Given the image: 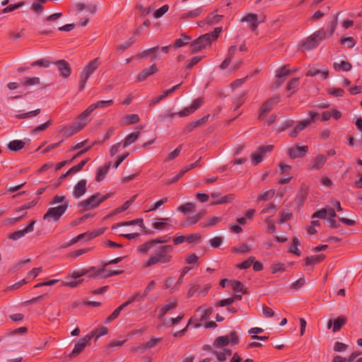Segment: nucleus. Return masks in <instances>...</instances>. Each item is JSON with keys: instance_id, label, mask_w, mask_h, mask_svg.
<instances>
[{"instance_id": "nucleus-61", "label": "nucleus", "mask_w": 362, "mask_h": 362, "mask_svg": "<svg viewBox=\"0 0 362 362\" xmlns=\"http://www.w3.org/2000/svg\"><path fill=\"white\" fill-rule=\"evenodd\" d=\"M221 221V217L214 216L210 218L206 223H202V225L203 227L214 226Z\"/></svg>"}, {"instance_id": "nucleus-36", "label": "nucleus", "mask_w": 362, "mask_h": 362, "mask_svg": "<svg viewBox=\"0 0 362 362\" xmlns=\"http://www.w3.org/2000/svg\"><path fill=\"white\" fill-rule=\"evenodd\" d=\"M235 199V195L233 194H229L228 195L223 196L218 199V201H214L211 203V205H217V204H223L231 202Z\"/></svg>"}, {"instance_id": "nucleus-21", "label": "nucleus", "mask_w": 362, "mask_h": 362, "mask_svg": "<svg viewBox=\"0 0 362 362\" xmlns=\"http://www.w3.org/2000/svg\"><path fill=\"white\" fill-rule=\"evenodd\" d=\"M84 128V124H79L77 122L73 123L69 127L65 129L64 135L67 137L71 136Z\"/></svg>"}, {"instance_id": "nucleus-24", "label": "nucleus", "mask_w": 362, "mask_h": 362, "mask_svg": "<svg viewBox=\"0 0 362 362\" xmlns=\"http://www.w3.org/2000/svg\"><path fill=\"white\" fill-rule=\"evenodd\" d=\"M25 143L22 140H13L7 144V148L12 151H18L23 148Z\"/></svg>"}, {"instance_id": "nucleus-53", "label": "nucleus", "mask_w": 362, "mask_h": 362, "mask_svg": "<svg viewBox=\"0 0 362 362\" xmlns=\"http://www.w3.org/2000/svg\"><path fill=\"white\" fill-rule=\"evenodd\" d=\"M197 311H202L203 313L200 317L199 320L204 321L207 317H209L213 313V308H208L206 309L203 310L202 307H199L197 308Z\"/></svg>"}, {"instance_id": "nucleus-6", "label": "nucleus", "mask_w": 362, "mask_h": 362, "mask_svg": "<svg viewBox=\"0 0 362 362\" xmlns=\"http://www.w3.org/2000/svg\"><path fill=\"white\" fill-rule=\"evenodd\" d=\"M280 101V96L279 95H275L273 97L270 98L267 100H266L262 105L261 106L259 110V119L262 120L264 118L266 114L270 112L274 106L279 103Z\"/></svg>"}, {"instance_id": "nucleus-26", "label": "nucleus", "mask_w": 362, "mask_h": 362, "mask_svg": "<svg viewBox=\"0 0 362 362\" xmlns=\"http://www.w3.org/2000/svg\"><path fill=\"white\" fill-rule=\"evenodd\" d=\"M333 67L337 71H349L351 69L352 65L348 61H341L340 63L334 62Z\"/></svg>"}, {"instance_id": "nucleus-33", "label": "nucleus", "mask_w": 362, "mask_h": 362, "mask_svg": "<svg viewBox=\"0 0 362 362\" xmlns=\"http://www.w3.org/2000/svg\"><path fill=\"white\" fill-rule=\"evenodd\" d=\"M139 120H140V118H139V115L136 114L127 115L124 117L123 124L124 125H130V124H136L139 122Z\"/></svg>"}, {"instance_id": "nucleus-35", "label": "nucleus", "mask_w": 362, "mask_h": 362, "mask_svg": "<svg viewBox=\"0 0 362 362\" xmlns=\"http://www.w3.org/2000/svg\"><path fill=\"white\" fill-rule=\"evenodd\" d=\"M105 272V268L102 266L100 269H96L95 267V270L92 271L88 273V276L90 278H95V279H104V274Z\"/></svg>"}, {"instance_id": "nucleus-5", "label": "nucleus", "mask_w": 362, "mask_h": 362, "mask_svg": "<svg viewBox=\"0 0 362 362\" xmlns=\"http://www.w3.org/2000/svg\"><path fill=\"white\" fill-rule=\"evenodd\" d=\"M211 44V35L206 33L190 43L191 54H194Z\"/></svg>"}, {"instance_id": "nucleus-40", "label": "nucleus", "mask_w": 362, "mask_h": 362, "mask_svg": "<svg viewBox=\"0 0 362 362\" xmlns=\"http://www.w3.org/2000/svg\"><path fill=\"white\" fill-rule=\"evenodd\" d=\"M90 76L83 70L81 72L79 85H78L79 91H81L82 90H83V88L86 86V83Z\"/></svg>"}, {"instance_id": "nucleus-56", "label": "nucleus", "mask_w": 362, "mask_h": 362, "mask_svg": "<svg viewBox=\"0 0 362 362\" xmlns=\"http://www.w3.org/2000/svg\"><path fill=\"white\" fill-rule=\"evenodd\" d=\"M339 13H337L334 16L332 21L329 24V36L332 35L336 30V28L338 25V16Z\"/></svg>"}, {"instance_id": "nucleus-58", "label": "nucleus", "mask_w": 362, "mask_h": 362, "mask_svg": "<svg viewBox=\"0 0 362 362\" xmlns=\"http://www.w3.org/2000/svg\"><path fill=\"white\" fill-rule=\"evenodd\" d=\"M182 150V145H180L174 151L169 153L168 157L165 158V161H170L176 158L180 153Z\"/></svg>"}, {"instance_id": "nucleus-9", "label": "nucleus", "mask_w": 362, "mask_h": 362, "mask_svg": "<svg viewBox=\"0 0 362 362\" xmlns=\"http://www.w3.org/2000/svg\"><path fill=\"white\" fill-rule=\"evenodd\" d=\"M308 151V146L295 145L287 149V154L291 159L300 158L304 157Z\"/></svg>"}, {"instance_id": "nucleus-46", "label": "nucleus", "mask_w": 362, "mask_h": 362, "mask_svg": "<svg viewBox=\"0 0 362 362\" xmlns=\"http://www.w3.org/2000/svg\"><path fill=\"white\" fill-rule=\"evenodd\" d=\"M136 41V38L134 37H130L127 42H125L123 44H121L118 45L117 47V51L122 52L127 48H129L130 46H132L134 42Z\"/></svg>"}, {"instance_id": "nucleus-25", "label": "nucleus", "mask_w": 362, "mask_h": 362, "mask_svg": "<svg viewBox=\"0 0 362 362\" xmlns=\"http://www.w3.org/2000/svg\"><path fill=\"white\" fill-rule=\"evenodd\" d=\"M140 134L139 132H134L127 135L124 141L122 142V147L125 148L130 144H133L138 138Z\"/></svg>"}, {"instance_id": "nucleus-27", "label": "nucleus", "mask_w": 362, "mask_h": 362, "mask_svg": "<svg viewBox=\"0 0 362 362\" xmlns=\"http://www.w3.org/2000/svg\"><path fill=\"white\" fill-rule=\"evenodd\" d=\"M91 112H92L90 111V110L88 107L81 114H80L78 115V117H77L76 122L79 124H84V127H85L89 122L88 117Z\"/></svg>"}, {"instance_id": "nucleus-34", "label": "nucleus", "mask_w": 362, "mask_h": 362, "mask_svg": "<svg viewBox=\"0 0 362 362\" xmlns=\"http://www.w3.org/2000/svg\"><path fill=\"white\" fill-rule=\"evenodd\" d=\"M230 343L229 337L227 335L220 336L217 337L214 343V345L218 347H223L227 346Z\"/></svg>"}, {"instance_id": "nucleus-64", "label": "nucleus", "mask_w": 362, "mask_h": 362, "mask_svg": "<svg viewBox=\"0 0 362 362\" xmlns=\"http://www.w3.org/2000/svg\"><path fill=\"white\" fill-rule=\"evenodd\" d=\"M327 216V210L326 209H321L320 210L315 211L312 215V218H319L321 219H325Z\"/></svg>"}, {"instance_id": "nucleus-13", "label": "nucleus", "mask_w": 362, "mask_h": 362, "mask_svg": "<svg viewBox=\"0 0 362 362\" xmlns=\"http://www.w3.org/2000/svg\"><path fill=\"white\" fill-rule=\"evenodd\" d=\"M87 191V181L85 179L79 180L74 187L73 196L76 199L81 197Z\"/></svg>"}, {"instance_id": "nucleus-11", "label": "nucleus", "mask_w": 362, "mask_h": 362, "mask_svg": "<svg viewBox=\"0 0 362 362\" xmlns=\"http://www.w3.org/2000/svg\"><path fill=\"white\" fill-rule=\"evenodd\" d=\"M57 66L61 76L64 78H68L71 74V69L69 64L64 59L57 60L53 62Z\"/></svg>"}, {"instance_id": "nucleus-50", "label": "nucleus", "mask_w": 362, "mask_h": 362, "mask_svg": "<svg viewBox=\"0 0 362 362\" xmlns=\"http://www.w3.org/2000/svg\"><path fill=\"white\" fill-rule=\"evenodd\" d=\"M195 209V204L192 202H187L183 205H181L178 207V211L187 213L189 211H192Z\"/></svg>"}, {"instance_id": "nucleus-49", "label": "nucleus", "mask_w": 362, "mask_h": 362, "mask_svg": "<svg viewBox=\"0 0 362 362\" xmlns=\"http://www.w3.org/2000/svg\"><path fill=\"white\" fill-rule=\"evenodd\" d=\"M327 93L335 97H342L344 95V90L341 88H329L327 89Z\"/></svg>"}, {"instance_id": "nucleus-48", "label": "nucleus", "mask_w": 362, "mask_h": 362, "mask_svg": "<svg viewBox=\"0 0 362 362\" xmlns=\"http://www.w3.org/2000/svg\"><path fill=\"white\" fill-rule=\"evenodd\" d=\"M52 124V121L51 119L47 122L36 127L35 129L32 130V134H37L40 132H43L46 130L51 124Z\"/></svg>"}, {"instance_id": "nucleus-3", "label": "nucleus", "mask_w": 362, "mask_h": 362, "mask_svg": "<svg viewBox=\"0 0 362 362\" xmlns=\"http://www.w3.org/2000/svg\"><path fill=\"white\" fill-rule=\"evenodd\" d=\"M326 37V32L323 28H321L306 39L303 40L300 44V49L303 51H309L317 47L321 41Z\"/></svg>"}, {"instance_id": "nucleus-23", "label": "nucleus", "mask_w": 362, "mask_h": 362, "mask_svg": "<svg viewBox=\"0 0 362 362\" xmlns=\"http://www.w3.org/2000/svg\"><path fill=\"white\" fill-rule=\"evenodd\" d=\"M110 165L111 162H107L103 167L98 168L95 177V180L97 182H100L105 178V175H107L110 169Z\"/></svg>"}, {"instance_id": "nucleus-39", "label": "nucleus", "mask_w": 362, "mask_h": 362, "mask_svg": "<svg viewBox=\"0 0 362 362\" xmlns=\"http://www.w3.org/2000/svg\"><path fill=\"white\" fill-rule=\"evenodd\" d=\"M274 194H275L274 189H270L268 191H265L259 195L257 201V202L267 201V200L272 199L274 196Z\"/></svg>"}, {"instance_id": "nucleus-12", "label": "nucleus", "mask_w": 362, "mask_h": 362, "mask_svg": "<svg viewBox=\"0 0 362 362\" xmlns=\"http://www.w3.org/2000/svg\"><path fill=\"white\" fill-rule=\"evenodd\" d=\"M347 322V318L344 315H340L337 319L332 320H329L327 323V328L330 329L332 327V331L334 332H339L341 327L345 325Z\"/></svg>"}, {"instance_id": "nucleus-54", "label": "nucleus", "mask_w": 362, "mask_h": 362, "mask_svg": "<svg viewBox=\"0 0 362 362\" xmlns=\"http://www.w3.org/2000/svg\"><path fill=\"white\" fill-rule=\"evenodd\" d=\"M199 220H200L199 216L195 215L193 216H190V217H188L187 220L185 222L182 223L180 226L182 227H185L187 226L194 225V224L197 223Z\"/></svg>"}, {"instance_id": "nucleus-1", "label": "nucleus", "mask_w": 362, "mask_h": 362, "mask_svg": "<svg viewBox=\"0 0 362 362\" xmlns=\"http://www.w3.org/2000/svg\"><path fill=\"white\" fill-rule=\"evenodd\" d=\"M174 247L164 245L156 248L155 252L144 264V267H149L156 264H168L173 259Z\"/></svg>"}, {"instance_id": "nucleus-7", "label": "nucleus", "mask_w": 362, "mask_h": 362, "mask_svg": "<svg viewBox=\"0 0 362 362\" xmlns=\"http://www.w3.org/2000/svg\"><path fill=\"white\" fill-rule=\"evenodd\" d=\"M94 337L93 334H88L83 338H81L74 346V348L71 353L69 354L70 358H74L79 354H81L86 346L90 344V339Z\"/></svg>"}, {"instance_id": "nucleus-59", "label": "nucleus", "mask_w": 362, "mask_h": 362, "mask_svg": "<svg viewBox=\"0 0 362 362\" xmlns=\"http://www.w3.org/2000/svg\"><path fill=\"white\" fill-rule=\"evenodd\" d=\"M108 332V329L106 327H102L100 329H95L92 331L90 334H93L94 333V336L96 335V339L99 337L107 334Z\"/></svg>"}, {"instance_id": "nucleus-44", "label": "nucleus", "mask_w": 362, "mask_h": 362, "mask_svg": "<svg viewBox=\"0 0 362 362\" xmlns=\"http://www.w3.org/2000/svg\"><path fill=\"white\" fill-rule=\"evenodd\" d=\"M40 111H41L40 109L38 108L35 110L30 111V112H28L25 113L16 115L15 117H16V118L19 119H25L28 117H31L37 115L38 114H40Z\"/></svg>"}, {"instance_id": "nucleus-17", "label": "nucleus", "mask_w": 362, "mask_h": 362, "mask_svg": "<svg viewBox=\"0 0 362 362\" xmlns=\"http://www.w3.org/2000/svg\"><path fill=\"white\" fill-rule=\"evenodd\" d=\"M209 115H206L199 119H197L195 121L190 122L187 126H186L185 131L187 132H192L196 128L202 126L205 122H206L207 120L209 119Z\"/></svg>"}, {"instance_id": "nucleus-4", "label": "nucleus", "mask_w": 362, "mask_h": 362, "mask_svg": "<svg viewBox=\"0 0 362 362\" xmlns=\"http://www.w3.org/2000/svg\"><path fill=\"white\" fill-rule=\"evenodd\" d=\"M69 207V201L65 202L62 205L55 207L49 208L43 216V220L48 222L58 221L62 215L66 212Z\"/></svg>"}, {"instance_id": "nucleus-47", "label": "nucleus", "mask_w": 362, "mask_h": 362, "mask_svg": "<svg viewBox=\"0 0 362 362\" xmlns=\"http://www.w3.org/2000/svg\"><path fill=\"white\" fill-rule=\"evenodd\" d=\"M291 73V71L290 69H286V66H283L276 70V76L278 78H282L284 76H287L290 75Z\"/></svg>"}, {"instance_id": "nucleus-19", "label": "nucleus", "mask_w": 362, "mask_h": 362, "mask_svg": "<svg viewBox=\"0 0 362 362\" xmlns=\"http://www.w3.org/2000/svg\"><path fill=\"white\" fill-rule=\"evenodd\" d=\"M236 50H237V47L235 45H232V46H230L229 47L228 52V54H227V56H226V59H224V61L220 65V68L221 69H226L228 66V65L230 64V63L231 62V59H233V57Z\"/></svg>"}, {"instance_id": "nucleus-16", "label": "nucleus", "mask_w": 362, "mask_h": 362, "mask_svg": "<svg viewBox=\"0 0 362 362\" xmlns=\"http://www.w3.org/2000/svg\"><path fill=\"white\" fill-rule=\"evenodd\" d=\"M327 161V156L323 154L317 155L313 161L309 165L310 170L321 169Z\"/></svg>"}, {"instance_id": "nucleus-31", "label": "nucleus", "mask_w": 362, "mask_h": 362, "mask_svg": "<svg viewBox=\"0 0 362 362\" xmlns=\"http://www.w3.org/2000/svg\"><path fill=\"white\" fill-rule=\"evenodd\" d=\"M40 79L38 77H25L21 81V84L24 86L38 85Z\"/></svg>"}, {"instance_id": "nucleus-22", "label": "nucleus", "mask_w": 362, "mask_h": 362, "mask_svg": "<svg viewBox=\"0 0 362 362\" xmlns=\"http://www.w3.org/2000/svg\"><path fill=\"white\" fill-rule=\"evenodd\" d=\"M325 258V255L323 254L309 256L305 259V264L306 266L315 265L322 262Z\"/></svg>"}, {"instance_id": "nucleus-37", "label": "nucleus", "mask_w": 362, "mask_h": 362, "mask_svg": "<svg viewBox=\"0 0 362 362\" xmlns=\"http://www.w3.org/2000/svg\"><path fill=\"white\" fill-rule=\"evenodd\" d=\"M223 18L222 15L215 14L214 12L211 13L206 18V23L214 25L219 22Z\"/></svg>"}, {"instance_id": "nucleus-62", "label": "nucleus", "mask_w": 362, "mask_h": 362, "mask_svg": "<svg viewBox=\"0 0 362 362\" xmlns=\"http://www.w3.org/2000/svg\"><path fill=\"white\" fill-rule=\"evenodd\" d=\"M235 301V298L222 299L216 303V307H223L230 305Z\"/></svg>"}, {"instance_id": "nucleus-38", "label": "nucleus", "mask_w": 362, "mask_h": 362, "mask_svg": "<svg viewBox=\"0 0 362 362\" xmlns=\"http://www.w3.org/2000/svg\"><path fill=\"white\" fill-rule=\"evenodd\" d=\"M300 245V241L297 237H293L292 239V245L289 248V252L296 255L297 256H300V251L298 248V246Z\"/></svg>"}, {"instance_id": "nucleus-15", "label": "nucleus", "mask_w": 362, "mask_h": 362, "mask_svg": "<svg viewBox=\"0 0 362 362\" xmlns=\"http://www.w3.org/2000/svg\"><path fill=\"white\" fill-rule=\"evenodd\" d=\"M241 22H249L250 29L254 32L257 30L259 21H258V16L255 13H249L241 18Z\"/></svg>"}, {"instance_id": "nucleus-55", "label": "nucleus", "mask_w": 362, "mask_h": 362, "mask_svg": "<svg viewBox=\"0 0 362 362\" xmlns=\"http://www.w3.org/2000/svg\"><path fill=\"white\" fill-rule=\"evenodd\" d=\"M23 5H24V1H21L16 4L9 5L2 10V13H6L12 12L14 10L23 6Z\"/></svg>"}, {"instance_id": "nucleus-29", "label": "nucleus", "mask_w": 362, "mask_h": 362, "mask_svg": "<svg viewBox=\"0 0 362 362\" xmlns=\"http://www.w3.org/2000/svg\"><path fill=\"white\" fill-rule=\"evenodd\" d=\"M177 306V303L176 300L165 304L159 311V317L163 318L169 310L175 309Z\"/></svg>"}, {"instance_id": "nucleus-45", "label": "nucleus", "mask_w": 362, "mask_h": 362, "mask_svg": "<svg viewBox=\"0 0 362 362\" xmlns=\"http://www.w3.org/2000/svg\"><path fill=\"white\" fill-rule=\"evenodd\" d=\"M141 294L139 293H136L134 294L132 296H131L126 302L122 303L123 307L126 308L129 305L132 304L134 302H140L144 300V298H141Z\"/></svg>"}, {"instance_id": "nucleus-60", "label": "nucleus", "mask_w": 362, "mask_h": 362, "mask_svg": "<svg viewBox=\"0 0 362 362\" xmlns=\"http://www.w3.org/2000/svg\"><path fill=\"white\" fill-rule=\"evenodd\" d=\"M168 9H169L168 5H164L163 6H161L160 8H159L154 12L153 17L156 18H160L163 15H164L168 11Z\"/></svg>"}, {"instance_id": "nucleus-41", "label": "nucleus", "mask_w": 362, "mask_h": 362, "mask_svg": "<svg viewBox=\"0 0 362 362\" xmlns=\"http://www.w3.org/2000/svg\"><path fill=\"white\" fill-rule=\"evenodd\" d=\"M299 84V78H293L287 84L286 86V90H293V92L291 93L288 97H290L292 93H293L296 91V89L298 86Z\"/></svg>"}, {"instance_id": "nucleus-20", "label": "nucleus", "mask_w": 362, "mask_h": 362, "mask_svg": "<svg viewBox=\"0 0 362 362\" xmlns=\"http://www.w3.org/2000/svg\"><path fill=\"white\" fill-rule=\"evenodd\" d=\"M101 62L100 61L99 58H95L93 60H91L84 68L83 71H85L87 74H88L90 76H91L94 71L99 67L100 65Z\"/></svg>"}, {"instance_id": "nucleus-30", "label": "nucleus", "mask_w": 362, "mask_h": 362, "mask_svg": "<svg viewBox=\"0 0 362 362\" xmlns=\"http://www.w3.org/2000/svg\"><path fill=\"white\" fill-rule=\"evenodd\" d=\"M180 39H177L174 42V47L175 48H180L183 47L184 45L189 44V40L191 37L189 35H187L185 33H182L181 35Z\"/></svg>"}, {"instance_id": "nucleus-42", "label": "nucleus", "mask_w": 362, "mask_h": 362, "mask_svg": "<svg viewBox=\"0 0 362 362\" xmlns=\"http://www.w3.org/2000/svg\"><path fill=\"white\" fill-rule=\"evenodd\" d=\"M155 245L153 240H151L144 244H142L138 247V251L141 253L147 254L150 248Z\"/></svg>"}, {"instance_id": "nucleus-57", "label": "nucleus", "mask_w": 362, "mask_h": 362, "mask_svg": "<svg viewBox=\"0 0 362 362\" xmlns=\"http://www.w3.org/2000/svg\"><path fill=\"white\" fill-rule=\"evenodd\" d=\"M340 42L342 45H346L349 48H352L356 45V41L353 37H342Z\"/></svg>"}, {"instance_id": "nucleus-28", "label": "nucleus", "mask_w": 362, "mask_h": 362, "mask_svg": "<svg viewBox=\"0 0 362 362\" xmlns=\"http://www.w3.org/2000/svg\"><path fill=\"white\" fill-rule=\"evenodd\" d=\"M113 103L114 102L112 100H100L95 103L91 104L90 106H88V108L90 110L91 112H93L94 110L97 108L106 107L112 105Z\"/></svg>"}, {"instance_id": "nucleus-18", "label": "nucleus", "mask_w": 362, "mask_h": 362, "mask_svg": "<svg viewBox=\"0 0 362 362\" xmlns=\"http://www.w3.org/2000/svg\"><path fill=\"white\" fill-rule=\"evenodd\" d=\"M309 115L310 117V118L301 120L298 122V124L296 125L297 129H299L300 131L305 129L306 127L310 125L311 123L314 122L315 118L318 116V115L314 112H310Z\"/></svg>"}, {"instance_id": "nucleus-10", "label": "nucleus", "mask_w": 362, "mask_h": 362, "mask_svg": "<svg viewBox=\"0 0 362 362\" xmlns=\"http://www.w3.org/2000/svg\"><path fill=\"white\" fill-rule=\"evenodd\" d=\"M36 221L33 220L23 230H16L13 233H10L8 235V238L12 240H17L23 238L25 234L31 233L34 230V226Z\"/></svg>"}, {"instance_id": "nucleus-51", "label": "nucleus", "mask_w": 362, "mask_h": 362, "mask_svg": "<svg viewBox=\"0 0 362 362\" xmlns=\"http://www.w3.org/2000/svg\"><path fill=\"white\" fill-rule=\"evenodd\" d=\"M202 59V57H194L192 59H190L189 61H187L185 69L186 71L190 70L194 65L198 64Z\"/></svg>"}, {"instance_id": "nucleus-63", "label": "nucleus", "mask_w": 362, "mask_h": 362, "mask_svg": "<svg viewBox=\"0 0 362 362\" xmlns=\"http://www.w3.org/2000/svg\"><path fill=\"white\" fill-rule=\"evenodd\" d=\"M30 65H31V66H41V67L47 68L49 66L50 63L47 59H38V60H36V61L32 62Z\"/></svg>"}, {"instance_id": "nucleus-8", "label": "nucleus", "mask_w": 362, "mask_h": 362, "mask_svg": "<svg viewBox=\"0 0 362 362\" xmlns=\"http://www.w3.org/2000/svg\"><path fill=\"white\" fill-rule=\"evenodd\" d=\"M159 51L160 47L156 46L137 53L134 57L136 59H147L148 57H151V61L159 60L160 59Z\"/></svg>"}, {"instance_id": "nucleus-43", "label": "nucleus", "mask_w": 362, "mask_h": 362, "mask_svg": "<svg viewBox=\"0 0 362 362\" xmlns=\"http://www.w3.org/2000/svg\"><path fill=\"white\" fill-rule=\"evenodd\" d=\"M125 308L123 307V305L122 304L121 305H119V307H117L113 312L112 313L106 318L105 320V323H109L111 321L115 320L118 316L120 314L121 311L123 310Z\"/></svg>"}, {"instance_id": "nucleus-32", "label": "nucleus", "mask_w": 362, "mask_h": 362, "mask_svg": "<svg viewBox=\"0 0 362 362\" xmlns=\"http://www.w3.org/2000/svg\"><path fill=\"white\" fill-rule=\"evenodd\" d=\"M202 12V9L201 7L197 8L194 10H192L189 12L184 13L180 16L181 19L186 18H194L199 16Z\"/></svg>"}, {"instance_id": "nucleus-2", "label": "nucleus", "mask_w": 362, "mask_h": 362, "mask_svg": "<svg viewBox=\"0 0 362 362\" xmlns=\"http://www.w3.org/2000/svg\"><path fill=\"white\" fill-rule=\"evenodd\" d=\"M111 193L101 195L100 193H95L86 199H84L78 204V207L81 208V211H88L96 208L101 203L110 197Z\"/></svg>"}, {"instance_id": "nucleus-14", "label": "nucleus", "mask_w": 362, "mask_h": 362, "mask_svg": "<svg viewBox=\"0 0 362 362\" xmlns=\"http://www.w3.org/2000/svg\"><path fill=\"white\" fill-rule=\"evenodd\" d=\"M158 68L156 64H152L150 66L144 69L142 71H141L136 76V81L141 82L146 80V78L156 74L158 71Z\"/></svg>"}, {"instance_id": "nucleus-52", "label": "nucleus", "mask_w": 362, "mask_h": 362, "mask_svg": "<svg viewBox=\"0 0 362 362\" xmlns=\"http://www.w3.org/2000/svg\"><path fill=\"white\" fill-rule=\"evenodd\" d=\"M255 257L251 256L245 261L243 262L240 264H238L237 265V267L240 269H247L249 267H250V266L253 263V261L255 260Z\"/></svg>"}]
</instances>
